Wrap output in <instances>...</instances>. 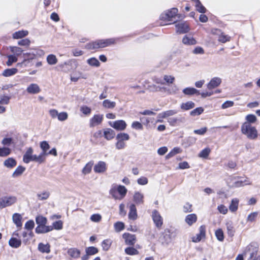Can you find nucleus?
<instances>
[{
    "instance_id": "20e7f679",
    "label": "nucleus",
    "mask_w": 260,
    "mask_h": 260,
    "mask_svg": "<svg viewBox=\"0 0 260 260\" xmlns=\"http://www.w3.org/2000/svg\"><path fill=\"white\" fill-rule=\"evenodd\" d=\"M231 187H239L250 183L246 179L242 180L239 177H231L228 182Z\"/></svg>"
},
{
    "instance_id": "9b49d317",
    "label": "nucleus",
    "mask_w": 260,
    "mask_h": 260,
    "mask_svg": "<svg viewBox=\"0 0 260 260\" xmlns=\"http://www.w3.org/2000/svg\"><path fill=\"white\" fill-rule=\"evenodd\" d=\"M123 238L125 240L126 244L129 245H134L136 241V237L135 235L129 233H124L123 234Z\"/></svg>"
},
{
    "instance_id": "3c124183",
    "label": "nucleus",
    "mask_w": 260,
    "mask_h": 260,
    "mask_svg": "<svg viewBox=\"0 0 260 260\" xmlns=\"http://www.w3.org/2000/svg\"><path fill=\"white\" fill-rule=\"evenodd\" d=\"M117 189V191L119 192V193L121 196V197L120 198V199H122L126 194V192H127L126 188L124 186L119 185Z\"/></svg>"
},
{
    "instance_id": "5701e85b",
    "label": "nucleus",
    "mask_w": 260,
    "mask_h": 260,
    "mask_svg": "<svg viewBox=\"0 0 260 260\" xmlns=\"http://www.w3.org/2000/svg\"><path fill=\"white\" fill-rule=\"evenodd\" d=\"M86 62L91 67L98 68L101 65L100 61L95 57L88 58Z\"/></svg>"
},
{
    "instance_id": "72a5a7b5",
    "label": "nucleus",
    "mask_w": 260,
    "mask_h": 260,
    "mask_svg": "<svg viewBox=\"0 0 260 260\" xmlns=\"http://www.w3.org/2000/svg\"><path fill=\"white\" fill-rule=\"evenodd\" d=\"M46 60L49 65H54L57 62L56 56L53 54H49L47 56Z\"/></svg>"
},
{
    "instance_id": "864d4df0",
    "label": "nucleus",
    "mask_w": 260,
    "mask_h": 260,
    "mask_svg": "<svg viewBox=\"0 0 260 260\" xmlns=\"http://www.w3.org/2000/svg\"><path fill=\"white\" fill-rule=\"evenodd\" d=\"M96 41H91L87 43L84 48L87 50H95L98 49L96 45Z\"/></svg>"
},
{
    "instance_id": "a19ab883",
    "label": "nucleus",
    "mask_w": 260,
    "mask_h": 260,
    "mask_svg": "<svg viewBox=\"0 0 260 260\" xmlns=\"http://www.w3.org/2000/svg\"><path fill=\"white\" fill-rule=\"evenodd\" d=\"M248 139H254L257 136V131H242Z\"/></svg>"
},
{
    "instance_id": "8fccbe9b",
    "label": "nucleus",
    "mask_w": 260,
    "mask_h": 260,
    "mask_svg": "<svg viewBox=\"0 0 260 260\" xmlns=\"http://www.w3.org/2000/svg\"><path fill=\"white\" fill-rule=\"evenodd\" d=\"M103 136L108 140H111L115 136L114 131H104Z\"/></svg>"
},
{
    "instance_id": "5fc2aeb1",
    "label": "nucleus",
    "mask_w": 260,
    "mask_h": 260,
    "mask_svg": "<svg viewBox=\"0 0 260 260\" xmlns=\"http://www.w3.org/2000/svg\"><path fill=\"white\" fill-rule=\"evenodd\" d=\"M30 40L28 38L22 39L18 42V45L21 46H29L30 44Z\"/></svg>"
},
{
    "instance_id": "dca6fc26",
    "label": "nucleus",
    "mask_w": 260,
    "mask_h": 260,
    "mask_svg": "<svg viewBox=\"0 0 260 260\" xmlns=\"http://www.w3.org/2000/svg\"><path fill=\"white\" fill-rule=\"evenodd\" d=\"M28 34V31L27 30L22 29L14 32L12 35V37L14 39H22L27 36Z\"/></svg>"
},
{
    "instance_id": "e2e57ef3",
    "label": "nucleus",
    "mask_w": 260,
    "mask_h": 260,
    "mask_svg": "<svg viewBox=\"0 0 260 260\" xmlns=\"http://www.w3.org/2000/svg\"><path fill=\"white\" fill-rule=\"evenodd\" d=\"M80 111L82 112L83 114L87 115L91 113V109L90 107H88L87 106L83 105L82 107H81Z\"/></svg>"
},
{
    "instance_id": "393cba45",
    "label": "nucleus",
    "mask_w": 260,
    "mask_h": 260,
    "mask_svg": "<svg viewBox=\"0 0 260 260\" xmlns=\"http://www.w3.org/2000/svg\"><path fill=\"white\" fill-rule=\"evenodd\" d=\"M12 219L13 221L17 227H21L22 226V217L20 214L18 213H14L13 215Z\"/></svg>"
},
{
    "instance_id": "bf43d9fd",
    "label": "nucleus",
    "mask_w": 260,
    "mask_h": 260,
    "mask_svg": "<svg viewBox=\"0 0 260 260\" xmlns=\"http://www.w3.org/2000/svg\"><path fill=\"white\" fill-rule=\"evenodd\" d=\"M93 164L91 162L87 163L82 170V173L84 174H88L90 172Z\"/></svg>"
},
{
    "instance_id": "69168bd1",
    "label": "nucleus",
    "mask_w": 260,
    "mask_h": 260,
    "mask_svg": "<svg viewBox=\"0 0 260 260\" xmlns=\"http://www.w3.org/2000/svg\"><path fill=\"white\" fill-rule=\"evenodd\" d=\"M116 138L117 140L123 141L124 140H128L129 138L128 134L125 133H120L117 135Z\"/></svg>"
},
{
    "instance_id": "2eb2a0df",
    "label": "nucleus",
    "mask_w": 260,
    "mask_h": 260,
    "mask_svg": "<svg viewBox=\"0 0 260 260\" xmlns=\"http://www.w3.org/2000/svg\"><path fill=\"white\" fill-rule=\"evenodd\" d=\"M184 118H169L168 122L170 125L173 126H178L181 123L184 122Z\"/></svg>"
},
{
    "instance_id": "338daca9",
    "label": "nucleus",
    "mask_w": 260,
    "mask_h": 260,
    "mask_svg": "<svg viewBox=\"0 0 260 260\" xmlns=\"http://www.w3.org/2000/svg\"><path fill=\"white\" fill-rule=\"evenodd\" d=\"M234 105V102L232 101H226L224 102L221 105V108L222 109H225L231 107L233 106Z\"/></svg>"
},
{
    "instance_id": "4c0bfd02",
    "label": "nucleus",
    "mask_w": 260,
    "mask_h": 260,
    "mask_svg": "<svg viewBox=\"0 0 260 260\" xmlns=\"http://www.w3.org/2000/svg\"><path fill=\"white\" fill-rule=\"evenodd\" d=\"M103 106L106 108L112 109L115 107L116 103L115 102H112L109 100L107 99L105 100L103 102Z\"/></svg>"
},
{
    "instance_id": "c756f323",
    "label": "nucleus",
    "mask_w": 260,
    "mask_h": 260,
    "mask_svg": "<svg viewBox=\"0 0 260 260\" xmlns=\"http://www.w3.org/2000/svg\"><path fill=\"white\" fill-rule=\"evenodd\" d=\"M69 255L73 258H77L80 256V251L76 248H70L68 250Z\"/></svg>"
},
{
    "instance_id": "774afa93",
    "label": "nucleus",
    "mask_w": 260,
    "mask_h": 260,
    "mask_svg": "<svg viewBox=\"0 0 260 260\" xmlns=\"http://www.w3.org/2000/svg\"><path fill=\"white\" fill-rule=\"evenodd\" d=\"M90 219L93 222H99L101 220L102 216L99 214H94L90 216Z\"/></svg>"
},
{
    "instance_id": "f3484780",
    "label": "nucleus",
    "mask_w": 260,
    "mask_h": 260,
    "mask_svg": "<svg viewBox=\"0 0 260 260\" xmlns=\"http://www.w3.org/2000/svg\"><path fill=\"white\" fill-rule=\"evenodd\" d=\"M137 212L136 206L134 204H131L129 206V211L128 213V218L132 220H136L137 218Z\"/></svg>"
},
{
    "instance_id": "7c9ffc66",
    "label": "nucleus",
    "mask_w": 260,
    "mask_h": 260,
    "mask_svg": "<svg viewBox=\"0 0 260 260\" xmlns=\"http://www.w3.org/2000/svg\"><path fill=\"white\" fill-rule=\"evenodd\" d=\"M10 51L13 53V54H15V55L18 57V56L23 54V50L19 47L17 46H10Z\"/></svg>"
},
{
    "instance_id": "f704fd0d",
    "label": "nucleus",
    "mask_w": 260,
    "mask_h": 260,
    "mask_svg": "<svg viewBox=\"0 0 260 260\" xmlns=\"http://www.w3.org/2000/svg\"><path fill=\"white\" fill-rule=\"evenodd\" d=\"M163 242L169 244L171 242L172 237L169 230H165L163 235Z\"/></svg>"
},
{
    "instance_id": "6ab92c4d",
    "label": "nucleus",
    "mask_w": 260,
    "mask_h": 260,
    "mask_svg": "<svg viewBox=\"0 0 260 260\" xmlns=\"http://www.w3.org/2000/svg\"><path fill=\"white\" fill-rule=\"evenodd\" d=\"M23 56L28 63L36 58L32 49H30L29 52L23 53Z\"/></svg>"
},
{
    "instance_id": "c85d7f7f",
    "label": "nucleus",
    "mask_w": 260,
    "mask_h": 260,
    "mask_svg": "<svg viewBox=\"0 0 260 260\" xmlns=\"http://www.w3.org/2000/svg\"><path fill=\"white\" fill-rule=\"evenodd\" d=\"M143 195L139 192H136L134 196V201L137 204H143Z\"/></svg>"
},
{
    "instance_id": "4468645a",
    "label": "nucleus",
    "mask_w": 260,
    "mask_h": 260,
    "mask_svg": "<svg viewBox=\"0 0 260 260\" xmlns=\"http://www.w3.org/2000/svg\"><path fill=\"white\" fill-rule=\"evenodd\" d=\"M32 153V148L31 147L28 148L23 156V161L25 163L28 164L30 161H31V159L33 156Z\"/></svg>"
},
{
    "instance_id": "f8f14e48",
    "label": "nucleus",
    "mask_w": 260,
    "mask_h": 260,
    "mask_svg": "<svg viewBox=\"0 0 260 260\" xmlns=\"http://www.w3.org/2000/svg\"><path fill=\"white\" fill-rule=\"evenodd\" d=\"M103 119V115L95 114L90 120V127L99 125Z\"/></svg>"
},
{
    "instance_id": "4be33fe9",
    "label": "nucleus",
    "mask_w": 260,
    "mask_h": 260,
    "mask_svg": "<svg viewBox=\"0 0 260 260\" xmlns=\"http://www.w3.org/2000/svg\"><path fill=\"white\" fill-rule=\"evenodd\" d=\"M17 165V162L15 159L12 157H9L6 159L4 162V165L8 168H13Z\"/></svg>"
},
{
    "instance_id": "ea45409f",
    "label": "nucleus",
    "mask_w": 260,
    "mask_h": 260,
    "mask_svg": "<svg viewBox=\"0 0 260 260\" xmlns=\"http://www.w3.org/2000/svg\"><path fill=\"white\" fill-rule=\"evenodd\" d=\"M231 38L230 36L228 35H225L224 32H222L218 37V41L222 43H225L230 41L231 40Z\"/></svg>"
},
{
    "instance_id": "0eeeda50",
    "label": "nucleus",
    "mask_w": 260,
    "mask_h": 260,
    "mask_svg": "<svg viewBox=\"0 0 260 260\" xmlns=\"http://www.w3.org/2000/svg\"><path fill=\"white\" fill-rule=\"evenodd\" d=\"M16 198L15 197H4L0 199V208L9 206L16 202Z\"/></svg>"
},
{
    "instance_id": "bb28decb",
    "label": "nucleus",
    "mask_w": 260,
    "mask_h": 260,
    "mask_svg": "<svg viewBox=\"0 0 260 260\" xmlns=\"http://www.w3.org/2000/svg\"><path fill=\"white\" fill-rule=\"evenodd\" d=\"M226 227L229 236L231 237H233L235 233V230L233 223L231 221L227 222L226 224Z\"/></svg>"
},
{
    "instance_id": "7ed1b4c3",
    "label": "nucleus",
    "mask_w": 260,
    "mask_h": 260,
    "mask_svg": "<svg viewBox=\"0 0 260 260\" xmlns=\"http://www.w3.org/2000/svg\"><path fill=\"white\" fill-rule=\"evenodd\" d=\"M178 20L174 21L170 24H175L176 33L178 34H183L189 32L190 29L189 25L186 21L178 22Z\"/></svg>"
},
{
    "instance_id": "13d9d810",
    "label": "nucleus",
    "mask_w": 260,
    "mask_h": 260,
    "mask_svg": "<svg viewBox=\"0 0 260 260\" xmlns=\"http://www.w3.org/2000/svg\"><path fill=\"white\" fill-rule=\"evenodd\" d=\"M210 152V149L206 148L201 151L199 156L202 158H207Z\"/></svg>"
},
{
    "instance_id": "aec40b11",
    "label": "nucleus",
    "mask_w": 260,
    "mask_h": 260,
    "mask_svg": "<svg viewBox=\"0 0 260 260\" xmlns=\"http://www.w3.org/2000/svg\"><path fill=\"white\" fill-rule=\"evenodd\" d=\"M182 43L185 45H196L197 42L193 37H189L185 35L182 38Z\"/></svg>"
},
{
    "instance_id": "680f3d73",
    "label": "nucleus",
    "mask_w": 260,
    "mask_h": 260,
    "mask_svg": "<svg viewBox=\"0 0 260 260\" xmlns=\"http://www.w3.org/2000/svg\"><path fill=\"white\" fill-rule=\"evenodd\" d=\"M132 128L135 129H141L143 128V125L141 121H134L132 124Z\"/></svg>"
},
{
    "instance_id": "412c9836",
    "label": "nucleus",
    "mask_w": 260,
    "mask_h": 260,
    "mask_svg": "<svg viewBox=\"0 0 260 260\" xmlns=\"http://www.w3.org/2000/svg\"><path fill=\"white\" fill-rule=\"evenodd\" d=\"M18 72V69L17 68H8L5 69L2 75L4 77H10L16 74Z\"/></svg>"
},
{
    "instance_id": "603ef678",
    "label": "nucleus",
    "mask_w": 260,
    "mask_h": 260,
    "mask_svg": "<svg viewBox=\"0 0 260 260\" xmlns=\"http://www.w3.org/2000/svg\"><path fill=\"white\" fill-rule=\"evenodd\" d=\"M112 241L109 239H106L103 241L102 246L105 251H107L111 246Z\"/></svg>"
},
{
    "instance_id": "f257e3e1",
    "label": "nucleus",
    "mask_w": 260,
    "mask_h": 260,
    "mask_svg": "<svg viewBox=\"0 0 260 260\" xmlns=\"http://www.w3.org/2000/svg\"><path fill=\"white\" fill-rule=\"evenodd\" d=\"M120 40L119 38H111L106 39H99L95 40L97 49L103 48L116 43L117 41Z\"/></svg>"
},
{
    "instance_id": "423d86ee",
    "label": "nucleus",
    "mask_w": 260,
    "mask_h": 260,
    "mask_svg": "<svg viewBox=\"0 0 260 260\" xmlns=\"http://www.w3.org/2000/svg\"><path fill=\"white\" fill-rule=\"evenodd\" d=\"M152 218L155 226L160 229L163 224V219L158 211L154 210L152 211Z\"/></svg>"
},
{
    "instance_id": "de8ad7c7",
    "label": "nucleus",
    "mask_w": 260,
    "mask_h": 260,
    "mask_svg": "<svg viewBox=\"0 0 260 260\" xmlns=\"http://www.w3.org/2000/svg\"><path fill=\"white\" fill-rule=\"evenodd\" d=\"M36 221L37 224L39 225H46L47 223V218L42 216H37L36 218Z\"/></svg>"
},
{
    "instance_id": "79ce46f5",
    "label": "nucleus",
    "mask_w": 260,
    "mask_h": 260,
    "mask_svg": "<svg viewBox=\"0 0 260 260\" xmlns=\"http://www.w3.org/2000/svg\"><path fill=\"white\" fill-rule=\"evenodd\" d=\"M204 109L202 107H197L194 109L190 112V115L192 116L200 115L203 113Z\"/></svg>"
},
{
    "instance_id": "b1692460",
    "label": "nucleus",
    "mask_w": 260,
    "mask_h": 260,
    "mask_svg": "<svg viewBox=\"0 0 260 260\" xmlns=\"http://www.w3.org/2000/svg\"><path fill=\"white\" fill-rule=\"evenodd\" d=\"M195 7L197 11L202 14H204L208 11L200 0L195 3Z\"/></svg>"
},
{
    "instance_id": "2f4dec72",
    "label": "nucleus",
    "mask_w": 260,
    "mask_h": 260,
    "mask_svg": "<svg viewBox=\"0 0 260 260\" xmlns=\"http://www.w3.org/2000/svg\"><path fill=\"white\" fill-rule=\"evenodd\" d=\"M25 168L22 166H19L17 167V168L15 169V171L12 174V177L15 178L18 176H20L25 171Z\"/></svg>"
},
{
    "instance_id": "39448f33",
    "label": "nucleus",
    "mask_w": 260,
    "mask_h": 260,
    "mask_svg": "<svg viewBox=\"0 0 260 260\" xmlns=\"http://www.w3.org/2000/svg\"><path fill=\"white\" fill-rule=\"evenodd\" d=\"M108 124L115 130H124L127 124L123 120H117L114 121H109Z\"/></svg>"
},
{
    "instance_id": "a878e982",
    "label": "nucleus",
    "mask_w": 260,
    "mask_h": 260,
    "mask_svg": "<svg viewBox=\"0 0 260 260\" xmlns=\"http://www.w3.org/2000/svg\"><path fill=\"white\" fill-rule=\"evenodd\" d=\"M197 220V216L195 214H189L185 218V221L189 225H191L193 223H195Z\"/></svg>"
},
{
    "instance_id": "6e6552de",
    "label": "nucleus",
    "mask_w": 260,
    "mask_h": 260,
    "mask_svg": "<svg viewBox=\"0 0 260 260\" xmlns=\"http://www.w3.org/2000/svg\"><path fill=\"white\" fill-rule=\"evenodd\" d=\"M177 113V111L176 110H169L162 112L159 113L157 116V121L161 122H162V119L166 118L169 116H173Z\"/></svg>"
},
{
    "instance_id": "f03ea898",
    "label": "nucleus",
    "mask_w": 260,
    "mask_h": 260,
    "mask_svg": "<svg viewBox=\"0 0 260 260\" xmlns=\"http://www.w3.org/2000/svg\"><path fill=\"white\" fill-rule=\"evenodd\" d=\"M178 10L176 7L172 8L162 13L159 16V19L162 21H171L173 18H174Z\"/></svg>"
},
{
    "instance_id": "58836bf2",
    "label": "nucleus",
    "mask_w": 260,
    "mask_h": 260,
    "mask_svg": "<svg viewBox=\"0 0 260 260\" xmlns=\"http://www.w3.org/2000/svg\"><path fill=\"white\" fill-rule=\"evenodd\" d=\"M8 60L6 62V64L8 66H11L13 63L17 62L18 60V57L15 55V54H10L7 56Z\"/></svg>"
},
{
    "instance_id": "e433bc0d",
    "label": "nucleus",
    "mask_w": 260,
    "mask_h": 260,
    "mask_svg": "<svg viewBox=\"0 0 260 260\" xmlns=\"http://www.w3.org/2000/svg\"><path fill=\"white\" fill-rule=\"evenodd\" d=\"M239 200L237 199H234L232 200L231 203L229 206V209L232 212L237 211L238 207Z\"/></svg>"
},
{
    "instance_id": "9d476101",
    "label": "nucleus",
    "mask_w": 260,
    "mask_h": 260,
    "mask_svg": "<svg viewBox=\"0 0 260 260\" xmlns=\"http://www.w3.org/2000/svg\"><path fill=\"white\" fill-rule=\"evenodd\" d=\"M94 171L98 173H103L107 170V164L103 161H99L94 167Z\"/></svg>"
},
{
    "instance_id": "a211bd4d",
    "label": "nucleus",
    "mask_w": 260,
    "mask_h": 260,
    "mask_svg": "<svg viewBox=\"0 0 260 260\" xmlns=\"http://www.w3.org/2000/svg\"><path fill=\"white\" fill-rule=\"evenodd\" d=\"M40 90V88L38 85L35 83L30 84L26 89L27 92L31 94H37L39 93Z\"/></svg>"
},
{
    "instance_id": "49530a36",
    "label": "nucleus",
    "mask_w": 260,
    "mask_h": 260,
    "mask_svg": "<svg viewBox=\"0 0 260 260\" xmlns=\"http://www.w3.org/2000/svg\"><path fill=\"white\" fill-rule=\"evenodd\" d=\"M196 88L192 87H187L184 88L182 90V92L187 95H193V92H196Z\"/></svg>"
},
{
    "instance_id": "052dcab7",
    "label": "nucleus",
    "mask_w": 260,
    "mask_h": 260,
    "mask_svg": "<svg viewBox=\"0 0 260 260\" xmlns=\"http://www.w3.org/2000/svg\"><path fill=\"white\" fill-rule=\"evenodd\" d=\"M115 230L116 232H120L124 229V224L122 222H117L114 224Z\"/></svg>"
},
{
    "instance_id": "6e6d98bb",
    "label": "nucleus",
    "mask_w": 260,
    "mask_h": 260,
    "mask_svg": "<svg viewBox=\"0 0 260 260\" xmlns=\"http://www.w3.org/2000/svg\"><path fill=\"white\" fill-rule=\"evenodd\" d=\"M98 252V249L95 247H89L86 249V253L89 255H94Z\"/></svg>"
},
{
    "instance_id": "cd10ccee",
    "label": "nucleus",
    "mask_w": 260,
    "mask_h": 260,
    "mask_svg": "<svg viewBox=\"0 0 260 260\" xmlns=\"http://www.w3.org/2000/svg\"><path fill=\"white\" fill-rule=\"evenodd\" d=\"M195 104L192 101H188L186 103H182L180 106V108L184 110H188L193 108Z\"/></svg>"
},
{
    "instance_id": "1a4fd4ad",
    "label": "nucleus",
    "mask_w": 260,
    "mask_h": 260,
    "mask_svg": "<svg viewBox=\"0 0 260 260\" xmlns=\"http://www.w3.org/2000/svg\"><path fill=\"white\" fill-rule=\"evenodd\" d=\"M221 82V79L219 77H213L207 84V87L209 90L214 89L219 86Z\"/></svg>"
},
{
    "instance_id": "a18cd8bd",
    "label": "nucleus",
    "mask_w": 260,
    "mask_h": 260,
    "mask_svg": "<svg viewBox=\"0 0 260 260\" xmlns=\"http://www.w3.org/2000/svg\"><path fill=\"white\" fill-rule=\"evenodd\" d=\"M125 252L131 255H137L139 254V251L134 247H129L125 249Z\"/></svg>"
},
{
    "instance_id": "09e8293b",
    "label": "nucleus",
    "mask_w": 260,
    "mask_h": 260,
    "mask_svg": "<svg viewBox=\"0 0 260 260\" xmlns=\"http://www.w3.org/2000/svg\"><path fill=\"white\" fill-rule=\"evenodd\" d=\"M245 119H246V121H247L249 123L251 124V123H254V122H256V121L257 120V118H256V116L254 114H248L246 116Z\"/></svg>"
},
{
    "instance_id": "c03bdc74",
    "label": "nucleus",
    "mask_w": 260,
    "mask_h": 260,
    "mask_svg": "<svg viewBox=\"0 0 260 260\" xmlns=\"http://www.w3.org/2000/svg\"><path fill=\"white\" fill-rule=\"evenodd\" d=\"M11 152V150L8 147L0 148V156L6 157L8 156Z\"/></svg>"
},
{
    "instance_id": "c9c22d12",
    "label": "nucleus",
    "mask_w": 260,
    "mask_h": 260,
    "mask_svg": "<svg viewBox=\"0 0 260 260\" xmlns=\"http://www.w3.org/2000/svg\"><path fill=\"white\" fill-rule=\"evenodd\" d=\"M38 249L40 251L43 253L50 252V245L49 244H44L42 243L38 245Z\"/></svg>"
},
{
    "instance_id": "37998d69",
    "label": "nucleus",
    "mask_w": 260,
    "mask_h": 260,
    "mask_svg": "<svg viewBox=\"0 0 260 260\" xmlns=\"http://www.w3.org/2000/svg\"><path fill=\"white\" fill-rule=\"evenodd\" d=\"M37 196L39 200H46L49 197L50 192L47 191H45L41 193H38Z\"/></svg>"
},
{
    "instance_id": "4d7b16f0",
    "label": "nucleus",
    "mask_w": 260,
    "mask_h": 260,
    "mask_svg": "<svg viewBox=\"0 0 260 260\" xmlns=\"http://www.w3.org/2000/svg\"><path fill=\"white\" fill-rule=\"evenodd\" d=\"M215 236L217 239L220 241H222L224 239V235L223 231L221 229H219L215 231Z\"/></svg>"
},
{
    "instance_id": "473e14b6",
    "label": "nucleus",
    "mask_w": 260,
    "mask_h": 260,
    "mask_svg": "<svg viewBox=\"0 0 260 260\" xmlns=\"http://www.w3.org/2000/svg\"><path fill=\"white\" fill-rule=\"evenodd\" d=\"M9 244L10 246L13 248H18L20 246L21 241L15 238H12L9 241Z\"/></svg>"
},
{
    "instance_id": "0e129e2a",
    "label": "nucleus",
    "mask_w": 260,
    "mask_h": 260,
    "mask_svg": "<svg viewBox=\"0 0 260 260\" xmlns=\"http://www.w3.org/2000/svg\"><path fill=\"white\" fill-rule=\"evenodd\" d=\"M68 117V114L66 112H61L58 113L57 119L60 121L66 120Z\"/></svg>"
},
{
    "instance_id": "ddd939ff",
    "label": "nucleus",
    "mask_w": 260,
    "mask_h": 260,
    "mask_svg": "<svg viewBox=\"0 0 260 260\" xmlns=\"http://www.w3.org/2000/svg\"><path fill=\"white\" fill-rule=\"evenodd\" d=\"M53 230L52 226H46V225H39L36 228V232L38 234L46 233Z\"/></svg>"
}]
</instances>
